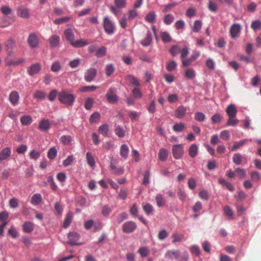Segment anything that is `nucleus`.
Here are the masks:
<instances>
[{
    "label": "nucleus",
    "instance_id": "obj_28",
    "mask_svg": "<svg viewBox=\"0 0 261 261\" xmlns=\"http://www.w3.org/2000/svg\"><path fill=\"white\" fill-rule=\"evenodd\" d=\"M98 130L103 137H108L109 132V126L107 124H103L99 126Z\"/></svg>",
    "mask_w": 261,
    "mask_h": 261
},
{
    "label": "nucleus",
    "instance_id": "obj_32",
    "mask_svg": "<svg viewBox=\"0 0 261 261\" xmlns=\"http://www.w3.org/2000/svg\"><path fill=\"white\" fill-rule=\"evenodd\" d=\"M143 210L147 215L152 214L154 211L153 206L149 203L143 204Z\"/></svg>",
    "mask_w": 261,
    "mask_h": 261
},
{
    "label": "nucleus",
    "instance_id": "obj_2",
    "mask_svg": "<svg viewBox=\"0 0 261 261\" xmlns=\"http://www.w3.org/2000/svg\"><path fill=\"white\" fill-rule=\"evenodd\" d=\"M103 27L105 32L108 35H112L115 31V25L114 22L107 16L103 18Z\"/></svg>",
    "mask_w": 261,
    "mask_h": 261
},
{
    "label": "nucleus",
    "instance_id": "obj_21",
    "mask_svg": "<svg viewBox=\"0 0 261 261\" xmlns=\"http://www.w3.org/2000/svg\"><path fill=\"white\" fill-rule=\"evenodd\" d=\"M89 43L86 40L80 39L77 40H74L71 44L72 46L75 48H80L85 46L88 45Z\"/></svg>",
    "mask_w": 261,
    "mask_h": 261
},
{
    "label": "nucleus",
    "instance_id": "obj_10",
    "mask_svg": "<svg viewBox=\"0 0 261 261\" xmlns=\"http://www.w3.org/2000/svg\"><path fill=\"white\" fill-rule=\"evenodd\" d=\"M80 238V234L76 232H70L68 236V243L72 245H80L77 243Z\"/></svg>",
    "mask_w": 261,
    "mask_h": 261
},
{
    "label": "nucleus",
    "instance_id": "obj_43",
    "mask_svg": "<svg viewBox=\"0 0 261 261\" xmlns=\"http://www.w3.org/2000/svg\"><path fill=\"white\" fill-rule=\"evenodd\" d=\"M45 96V93L40 90H36L34 94V98L37 99H44Z\"/></svg>",
    "mask_w": 261,
    "mask_h": 261
},
{
    "label": "nucleus",
    "instance_id": "obj_59",
    "mask_svg": "<svg viewBox=\"0 0 261 261\" xmlns=\"http://www.w3.org/2000/svg\"><path fill=\"white\" fill-rule=\"evenodd\" d=\"M150 176V174L149 171H148V170L146 171L144 174V177H143V182H142V184L143 185H147L149 184Z\"/></svg>",
    "mask_w": 261,
    "mask_h": 261
},
{
    "label": "nucleus",
    "instance_id": "obj_33",
    "mask_svg": "<svg viewBox=\"0 0 261 261\" xmlns=\"http://www.w3.org/2000/svg\"><path fill=\"white\" fill-rule=\"evenodd\" d=\"M155 17L156 14L155 12L151 11L146 15L145 19L149 23H153L155 22Z\"/></svg>",
    "mask_w": 261,
    "mask_h": 261
},
{
    "label": "nucleus",
    "instance_id": "obj_20",
    "mask_svg": "<svg viewBox=\"0 0 261 261\" xmlns=\"http://www.w3.org/2000/svg\"><path fill=\"white\" fill-rule=\"evenodd\" d=\"M198 153V146L196 144H192L189 147V154L191 158H194Z\"/></svg>",
    "mask_w": 261,
    "mask_h": 261
},
{
    "label": "nucleus",
    "instance_id": "obj_14",
    "mask_svg": "<svg viewBox=\"0 0 261 261\" xmlns=\"http://www.w3.org/2000/svg\"><path fill=\"white\" fill-rule=\"evenodd\" d=\"M180 251L178 250H169L165 254V257L166 258L173 260L174 258L178 259L179 257Z\"/></svg>",
    "mask_w": 261,
    "mask_h": 261
},
{
    "label": "nucleus",
    "instance_id": "obj_61",
    "mask_svg": "<svg viewBox=\"0 0 261 261\" xmlns=\"http://www.w3.org/2000/svg\"><path fill=\"white\" fill-rule=\"evenodd\" d=\"M115 133L117 136H118L119 137H120V138H123L125 136V131L120 126H118L115 129Z\"/></svg>",
    "mask_w": 261,
    "mask_h": 261
},
{
    "label": "nucleus",
    "instance_id": "obj_40",
    "mask_svg": "<svg viewBox=\"0 0 261 261\" xmlns=\"http://www.w3.org/2000/svg\"><path fill=\"white\" fill-rule=\"evenodd\" d=\"M152 41L151 35L150 32L147 34L146 37L141 41V44L144 46L150 45Z\"/></svg>",
    "mask_w": 261,
    "mask_h": 261
},
{
    "label": "nucleus",
    "instance_id": "obj_36",
    "mask_svg": "<svg viewBox=\"0 0 261 261\" xmlns=\"http://www.w3.org/2000/svg\"><path fill=\"white\" fill-rule=\"evenodd\" d=\"M86 160L87 164L91 167L95 166V162L94 159L90 152H88L86 153Z\"/></svg>",
    "mask_w": 261,
    "mask_h": 261
},
{
    "label": "nucleus",
    "instance_id": "obj_12",
    "mask_svg": "<svg viewBox=\"0 0 261 261\" xmlns=\"http://www.w3.org/2000/svg\"><path fill=\"white\" fill-rule=\"evenodd\" d=\"M17 14L21 18L28 19L30 17V13L27 8L21 6L17 9Z\"/></svg>",
    "mask_w": 261,
    "mask_h": 261
},
{
    "label": "nucleus",
    "instance_id": "obj_4",
    "mask_svg": "<svg viewBox=\"0 0 261 261\" xmlns=\"http://www.w3.org/2000/svg\"><path fill=\"white\" fill-rule=\"evenodd\" d=\"M97 69L95 68H90L85 72L84 80L87 82H91L93 81L97 74Z\"/></svg>",
    "mask_w": 261,
    "mask_h": 261
},
{
    "label": "nucleus",
    "instance_id": "obj_37",
    "mask_svg": "<svg viewBox=\"0 0 261 261\" xmlns=\"http://www.w3.org/2000/svg\"><path fill=\"white\" fill-rule=\"evenodd\" d=\"M24 62V59H19L17 60H9L8 57L6 59V64L7 65H16Z\"/></svg>",
    "mask_w": 261,
    "mask_h": 261
},
{
    "label": "nucleus",
    "instance_id": "obj_3",
    "mask_svg": "<svg viewBox=\"0 0 261 261\" xmlns=\"http://www.w3.org/2000/svg\"><path fill=\"white\" fill-rule=\"evenodd\" d=\"M172 154L175 159H180L184 154V147L182 144L174 145L172 147Z\"/></svg>",
    "mask_w": 261,
    "mask_h": 261
},
{
    "label": "nucleus",
    "instance_id": "obj_31",
    "mask_svg": "<svg viewBox=\"0 0 261 261\" xmlns=\"http://www.w3.org/2000/svg\"><path fill=\"white\" fill-rule=\"evenodd\" d=\"M168 155V152L165 148H161L159 152V158L161 161H165L167 160Z\"/></svg>",
    "mask_w": 261,
    "mask_h": 261
},
{
    "label": "nucleus",
    "instance_id": "obj_1",
    "mask_svg": "<svg viewBox=\"0 0 261 261\" xmlns=\"http://www.w3.org/2000/svg\"><path fill=\"white\" fill-rule=\"evenodd\" d=\"M59 100L62 103L71 106L75 101V96L73 94L69 93L65 89H62L58 94Z\"/></svg>",
    "mask_w": 261,
    "mask_h": 261
},
{
    "label": "nucleus",
    "instance_id": "obj_25",
    "mask_svg": "<svg viewBox=\"0 0 261 261\" xmlns=\"http://www.w3.org/2000/svg\"><path fill=\"white\" fill-rule=\"evenodd\" d=\"M129 148L127 145L123 144L120 147V154L122 158L126 159L128 157Z\"/></svg>",
    "mask_w": 261,
    "mask_h": 261
},
{
    "label": "nucleus",
    "instance_id": "obj_50",
    "mask_svg": "<svg viewBox=\"0 0 261 261\" xmlns=\"http://www.w3.org/2000/svg\"><path fill=\"white\" fill-rule=\"evenodd\" d=\"M97 89V87L95 86H86L81 87L80 89V91L83 92H87L93 91Z\"/></svg>",
    "mask_w": 261,
    "mask_h": 261
},
{
    "label": "nucleus",
    "instance_id": "obj_23",
    "mask_svg": "<svg viewBox=\"0 0 261 261\" xmlns=\"http://www.w3.org/2000/svg\"><path fill=\"white\" fill-rule=\"evenodd\" d=\"M60 41V38L59 36L57 35H54L51 36L49 39V42L51 47L57 46Z\"/></svg>",
    "mask_w": 261,
    "mask_h": 261
},
{
    "label": "nucleus",
    "instance_id": "obj_51",
    "mask_svg": "<svg viewBox=\"0 0 261 261\" xmlns=\"http://www.w3.org/2000/svg\"><path fill=\"white\" fill-rule=\"evenodd\" d=\"M58 94L57 90L53 89L51 90L48 96V100L50 101H54L56 99Z\"/></svg>",
    "mask_w": 261,
    "mask_h": 261
},
{
    "label": "nucleus",
    "instance_id": "obj_16",
    "mask_svg": "<svg viewBox=\"0 0 261 261\" xmlns=\"http://www.w3.org/2000/svg\"><path fill=\"white\" fill-rule=\"evenodd\" d=\"M19 99V95L16 91H12L9 95V100L11 103L15 106L16 105Z\"/></svg>",
    "mask_w": 261,
    "mask_h": 261
},
{
    "label": "nucleus",
    "instance_id": "obj_15",
    "mask_svg": "<svg viewBox=\"0 0 261 261\" xmlns=\"http://www.w3.org/2000/svg\"><path fill=\"white\" fill-rule=\"evenodd\" d=\"M186 111L187 109L184 106H180L176 109L174 116L177 118H182L185 116Z\"/></svg>",
    "mask_w": 261,
    "mask_h": 261
},
{
    "label": "nucleus",
    "instance_id": "obj_55",
    "mask_svg": "<svg viewBox=\"0 0 261 261\" xmlns=\"http://www.w3.org/2000/svg\"><path fill=\"white\" fill-rule=\"evenodd\" d=\"M233 162L237 165H240L242 162V156L240 153H236L232 158Z\"/></svg>",
    "mask_w": 261,
    "mask_h": 261
},
{
    "label": "nucleus",
    "instance_id": "obj_9",
    "mask_svg": "<svg viewBox=\"0 0 261 261\" xmlns=\"http://www.w3.org/2000/svg\"><path fill=\"white\" fill-rule=\"evenodd\" d=\"M107 98L108 101L111 103H114L118 101V97L116 94L115 88H111L109 89L107 94Z\"/></svg>",
    "mask_w": 261,
    "mask_h": 261
},
{
    "label": "nucleus",
    "instance_id": "obj_7",
    "mask_svg": "<svg viewBox=\"0 0 261 261\" xmlns=\"http://www.w3.org/2000/svg\"><path fill=\"white\" fill-rule=\"evenodd\" d=\"M241 31V26L239 23L233 24L230 28V34L232 38L238 37Z\"/></svg>",
    "mask_w": 261,
    "mask_h": 261
},
{
    "label": "nucleus",
    "instance_id": "obj_44",
    "mask_svg": "<svg viewBox=\"0 0 261 261\" xmlns=\"http://www.w3.org/2000/svg\"><path fill=\"white\" fill-rule=\"evenodd\" d=\"M114 4L117 8L121 9L126 6L127 2L126 0H115Z\"/></svg>",
    "mask_w": 261,
    "mask_h": 261
},
{
    "label": "nucleus",
    "instance_id": "obj_56",
    "mask_svg": "<svg viewBox=\"0 0 261 261\" xmlns=\"http://www.w3.org/2000/svg\"><path fill=\"white\" fill-rule=\"evenodd\" d=\"M180 48L178 45H173L169 51L172 56H175L180 52Z\"/></svg>",
    "mask_w": 261,
    "mask_h": 261
},
{
    "label": "nucleus",
    "instance_id": "obj_39",
    "mask_svg": "<svg viewBox=\"0 0 261 261\" xmlns=\"http://www.w3.org/2000/svg\"><path fill=\"white\" fill-rule=\"evenodd\" d=\"M161 39L164 43L169 42L171 40V37L169 33L167 32H162L160 34Z\"/></svg>",
    "mask_w": 261,
    "mask_h": 261
},
{
    "label": "nucleus",
    "instance_id": "obj_26",
    "mask_svg": "<svg viewBox=\"0 0 261 261\" xmlns=\"http://www.w3.org/2000/svg\"><path fill=\"white\" fill-rule=\"evenodd\" d=\"M50 127V124L48 120H42L39 123V129L41 130H47Z\"/></svg>",
    "mask_w": 261,
    "mask_h": 261
},
{
    "label": "nucleus",
    "instance_id": "obj_45",
    "mask_svg": "<svg viewBox=\"0 0 261 261\" xmlns=\"http://www.w3.org/2000/svg\"><path fill=\"white\" fill-rule=\"evenodd\" d=\"M195 75V72L192 68L188 69L185 71V76L188 79H193Z\"/></svg>",
    "mask_w": 261,
    "mask_h": 261
},
{
    "label": "nucleus",
    "instance_id": "obj_24",
    "mask_svg": "<svg viewBox=\"0 0 261 261\" xmlns=\"http://www.w3.org/2000/svg\"><path fill=\"white\" fill-rule=\"evenodd\" d=\"M172 243L174 244L176 243L181 242L184 239V235L181 233H178L177 232H174L172 234Z\"/></svg>",
    "mask_w": 261,
    "mask_h": 261
},
{
    "label": "nucleus",
    "instance_id": "obj_46",
    "mask_svg": "<svg viewBox=\"0 0 261 261\" xmlns=\"http://www.w3.org/2000/svg\"><path fill=\"white\" fill-rule=\"evenodd\" d=\"M174 19V18L172 14H167L164 17L163 21L166 25H170L173 22Z\"/></svg>",
    "mask_w": 261,
    "mask_h": 261
},
{
    "label": "nucleus",
    "instance_id": "obj_58",
    "mask_svg": "<svg viewBox=\"0 0 261 261\" xmlns=\"http://www.w3.org/2000/svg\"><path fill=\"white\" fill-rule=\"evenodd\" d=\"M61 69V65L59 61L54 62L51 66V70L53 72L59 71Z\"/></svg>",
    "mask_w": 261,
    "mask_h": 261
},
{
    "label": "nucleus",
    "instance_id": "obj_54",
    "mask_svg": "<svg viewBox=\"0 0 261 261\" xmlns=\"http://www.w3.org/2000/svg\"><path fill=\"white\" fill-rule=\"evenodd\" d=\"M238 122L239 120L236 118V117H228L226 125L228 126H235Z\"/></svg>",
    "mask_w": 261,
    "mask_h": 261
},
{
    "label": "nucleus",
    "instance_id": "obj_11",
    "mask_svg": "<svg viewBox=\"0 0 261 261\" xmlns=\"http://www.w3.org/2000/svg\"><path fill=\"white\" fill-rule=\"evenodd\" d=\"M28 42L30 46L32 48H36L38 46V39L37 35L34 33H31L29 35Z\"/></svg>",
    "mask_w": 261,
    "mask_h": 261
},
{
    "label": "nucleus",
    "instance_id": "obj_27",
    "mask_svg": "<svg viewBox=\"0 0 261 261\" xmlns=\"http://www.w3.org/2000/svg\"><path fill=\"white\" fill-rule=\"evenodd\" d=\"M42 200V198L40 194H35L33 195L31 202L33 205H38Z\"/></svg>",
    "mask_w": 261,
    "mask_h": 261
},
{
    "label": "nucleus",
    "instance_id": "obj_35",
    "mask_svg": "<svg viewBox=\"0 0 261 261\" xmlns=\"http://www.w3.org/2000/svg\"><path fill=\"white\" fill-rule=\"evenodd\" d=\"M20 122L23 125H28L32 122V118L29 115H24L20 118Z\"/></svg>",
    "mask_w": 261,
    "mask_h": 261
},
{
    "label": "nucleus",
    "instance_id": "obj_53",
    "mask_svg": "<svg viewBox=\"0 0 261 261\" xmlns=\"http://www.w3.org/2000/svg\"><path fill=\"white\" fill-rule=\"evenodd\" d=\"M169 235L168 232L165 229H162L159 231L158 238L160 240H164L166 239Z\"/></svg>",
    "mask_w": 261,
    "mask_h": 261
},
{
    "label": "nucleus",
    "instance_id": "obj_57",
    "mask_svg": "<svg viewBox=\"0 0 261 261\" xmlns=\"http://www.w3.org/2000/svg\"><path fill=\"white\" fill-rule=\"evenodd\" d=\"M236 176H238L240 178H242L246 176V171L244 169L240 168H237L234 170Z\"/></svg>",
    "mask_w": 261,
    "mask_h": 261
},
{
    "label": "nucleus",
    "instance_id": "obj_49",
    "mask_svg": "<svg viewBox=\"0 0 261 261\" xmlns=\"http://www.w3.org/2000/svg\"><path fill=\"white\" fill-rule=\"evenodd\" d=\"M155 200L158 206L161 207L164 205L165 202L162 195L160 194H157L155 197Z\"/></svg>",
    "mask_w": 261,
    "mask_h": 261
},
{
    "label": "nucleus",
    "instance_id": "obj_17",
    "mask_svg": "<svg viewBox=\"0 0 261 261\" xmlns=\"http://www.w3.org/2000/svg\"><path fill=\"white\" fill-rule=\"evenodd\" d=\"M64 36L67 41L69 42L70 44L74 40V34L71 29H67L64 31Z\"/></svg>",
    "mask_w": 261,
    "mask_h": 261
},
{
    "label": "nucleus",
    "instance_id": "obj_38",
    "mask_svg": "<svg viewBox=\"0 0 261 261\" xmlns=\"http://www.w3.org/2000/svg\"><path fill=\"white\" fill-rule=\"evenodd\" d=\"M186 128V125L183 123H176L173 126V129L176 132H181Z\"/></svg>",
    "mask_w": 261,
    "mask_h": 261
},
{
    "label": "nucleus",
    "instance_id": "obj_63",
    "mask_svg": "<svg viewBox=\"0 0 261 261\" xmlns=\"http://www.w3.org/2000/svg\"><path fill=\"white\" fill-rule=\"evenodd\" d=\"M29 155L31 159L36 160L40 157V153L37 150H33L30 152Z\"/></svg>",
    "mask_w": 261,
    "mask_h": 261
},
{
    "label": "nucleus",
    "instance_id": "obj_13",
    "mask_svg": "<svg viewBox=\"0 0 261 261\" xmlns=\"http://www.w3.org/2000/svg\"><path fill=\"white\" fill-rule=\"evenodd\" d=\"M41 69V65L40 63H37L32 64L28 69V73L32 76L38 73Z\"/></svg>",
    "mask_w": 261,
    "mask_h": 261
},
{
    "label": "nucleus",
    "instance_id": "obj_47",
    "mask_svg": "<svg viewBox=\"0 0 261 261\" xmlns=\"http://www.w3.org/2000/svg\"><path fill=\"white\" fill-rule=\"evenodd\" d=\"M132 93L134 97L136 99H140L143 96L142 92L137 87L134 88L132 90Z\"/></svg>",
    "mask_w": 261,
    "mask_h": 261
},
{
    "label": "nucleus",
    "instance_id": "obj_64",
    "mask_svg": "<svg viewBox=\"0 0 261 261\" xmlns=\"http://www.w3.org/2000/svg\"><path fill=\"white\" fill-rule=\"evenodd\" d=\"M251 28L254 30L261 29V22L259 20L253 21L251 24Z\"/></svg>",
    "mask_w": 261,
    "mask_h": 261
},
{
    "label": "nucleus",
    "instance_id": "obj_42",
    "mask_svg": "<svg viewBox=\"0 0 261 261\" xmlns=\"http://www.w3.org/2000/svg\"><path fill=\"white\" fill-rule=\"evenodd\" d=\"M107 52V48L105 46L100 47L97 50L95 55L98 58L103 57L106 56Z\"/></svg>",
    "mask_w": 261,
    "mask_h": 261
},
{
    "label": "nucleus",
    "instance_id": "obj_5",
    "mask_svg": "<svg viewBox=\"0 0 261 261\" xmlns=\"http://www.w3.org/2000/svg\"><path fill=\"white\" fill-rule=\"evenodd\" d=\"M136 228V223L132 221L125 222L122 226L123 231L126 233H129L133 232Z\"/></svg>",
    "mask_w": 261,
    "mask_h": 261
},
{
    "label": "nucleus",
    "instance_id": "obj_52",
    "mask_svg": "<svg viewBox=\"0 0 261 261\" xmlns=\"http://www.w3.org/2000/svg\"><path fill=\"white\" fill-rule=\"evenodd\" d=\"M202 22L200 20H196L194 22L193 27L192 28V31L194 32L197 33L201 29Z\"/></svg>",
    "mask_w": 261,
    "mask_h": 261
},
{
    "label": "nucleus",
    "instance_id": "obj_18",
    "mask_svg": "<svg viewBox=\"0 0 261 261\" xmlns=\"http://www.w3.org/2000/svg\"><path fill=\"white\" fill-rule=\"evenodd\" d=\"M22 228L24 232L31 233L34 230V224L30 221H26L23 223Z\"/></svg>",
    "mask_w": 261,
    "mask_h": 261
},
{
    "label": "nucleus",
    "instance_id": "obj_34",
    "mask_svg": "<svg viewBox=\"0 0 261 261\" xmlns=\"http://www.w3.org/2000/svg\"><path fill=\"white\" fill-rule=\"evenodd\" d=\"M126 80L130 84H132L137 87L139 86L140 85L137 79L132 75H127L126 77Z\"/></svg>",
    "mask_w": 261,
    "mask_h": 261
},
{
    "label": "nucleus",
    "instance_id": "obj_8",
    "mask_svg": "<svg viewBox=\"0 0 261 261\" xmlns=\"http://www.w3.org/2000/svg\"><path fill=\"white\" fill-rule=\"evenodd\" d=\"M16 47L15 42L14 40L10 39L8 40L5 43V48L8 52V57L12 56L14 53L12 49Z\"/></svg>",
    "mask_w": 261,
    "mask_h": 261
},
{
    "label": "nucleus",
    "instance_id": "obj_19",
    "mask_svg": "<svg viewBox=\"0 0 261 261\" xmlns=\"http://www.w3.org/2000/svg\"><path fill=\"white\" fill-rule=\"evenodd\" d=\"M226 112L228 117H236L237 110L234 105L230 104L226 108Z\"/></svg>",
    "mask_w": 261,
    "mask_h": 261
},
{
    "label": "nucleus",
    "instance_id": "obj_22",
    "mask_svg": "<svg viewBox=\"0 0 261 261\" xmlns=\"http://www.w3.org/2000/svg\"><path fill=\"white\" fill-rule=\"evenodd\" d=\"M11 151L10 148L5 147L0 152V160H5L11 154Z\"/></svg>",
    "mask_w": 261,
    "mask_h": 261
},
{
    "label": "nucleus",
    "instance_id": "obj_48",
    "mask_svg": "<svg viewBox=\"0 0 261 261\" xmlns=\"http://www.w3.org/2000/svg\"><path fill=\"white\" fill-rule=\"evenodd\" d=\"M57 154V150L55 147H52L51 148L48 153H47V156L48 158L50 160L54 159Z\"/></svg>",
    "mask_w": 261,
    "mask_h": 261
},
{
    "label": "nucleus",
    "instance_id": "obj_6",
    "mask_svg": "<svg viewBox=\"0 0 261 261\" xmlns=\"http://www.w3.org/2000/svg\"><path fill=\"white\" fill-rule=\"evenodd\" d=\"M110 167L113 174L116 175H121L124 172V167L122 166L117 167L115 165V161L112 160L110 162Z\"/></svg>",
    "mask_w": 261,
    "mask_h": 261
},
{
    "label": "nucleus",
    "instance_id": "obj_41",
    "mask_svg": "<svg viewBox=\"0 0 261 261\" xmlns=\"http://www.w3.org/2000/svg\"><path fill=\"white\" fill-rule=\"evenodd\" d=\"M206 118L205 115L202 112H196L194 115V119L199 122H203Z\"/></svg>",
    "mask_w": 261,
    "mask_h": 261
},
{
    "label": "nucleus",
    "instance_id": "obj_62",
    "mask_svg": "<svg viewBox=\"0 0 261 261\" xmlns=\"http://www.w3.org/2000/svg\"><path fill=\"white\" fill-rule=\"evenodd\" d=\"M1 12L4 15H6L10 14L12 12V9L9 7L5 6V5H4L1 7Z\"/></svg>",
    "mask_w": 261,
    "mask_h": 261
},
{
    "label": "nucleus",
    "instance_id": "obj_60",
    "mask_svg": "<svg viewBox=\"0 0 261 261\" xmlns=\"http://www.w3.org/2000/svg\"><path fill=\"white\" fill-rule=\"evenodd\" d=\"M70 17H64L62 18H57L55 19L54 21V23L55 24H60L68 22L70 20Z\"/></svg>",
    "mask_w": 261,
    "mask_h": 261
},
{
    "label": "nucleus",
    "instance_id": "obj_29",
    "mask_svg": "<svg viewBox=\"0 0 261 261\" xmlns=\"http://www.w3.org/2000/svg\"><path fill=\"white\" fill-rule=\"evenodd\" d=\"M73 217V214L72 212H68L66 215V217L63 224V227L65 228H67L70 224Z\"/></svg>",
    "mask_w": 261,
    "mask_h": 261
},
{
    "label": "nucleus",
    "instance_id": "obj_30",
    "mask_svg": "<svg viewBox=\"0 0 261 261\" xmlns=\"http://www.w3.org/2000/svg\"><path fill=\"white\" fill-rule=\"evenodd\" d=\"M115 68L113 64H109L105 68L106 74L108 77L111 76L114 72Z\"/></svg>",
    "mask_w": 261,
    "mask_h": 261
}]
</instances>
